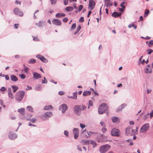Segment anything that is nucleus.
I'll list each match as a JSON object with an SVG mask.
<instances>
[{
  "mask_svg": "<svg viewBox=\"0 0 153 153\" xmlns=\"http://www.w3.org/2000/svg\"><path fill=\"white\" fill-rule=\"evenodd\" d=\"M111 15L113 17H118L120 16V15L118 13L114 12Z\"/></svg>",
  "mask_w": 153,
  "mask_h": 153,
  "instance_id": "bb28decb",
  "label": "nucleus"
},
{
  "mask_svg": "<svg viewBox=\"0 0 153 153\" xmlns=\"http://www.w3.org/2000/svg\"><path fill=\"white\" fill-rule=\"evenodd\" d=\"M19 94L20 96H24L25 94V92L23 91H20L19 92Z\"/></svg>",
  "mask_w": 153,
  "mask_h": 153,
  "instance_id": "e433bc0d",
  "label": "nucleus"
},
{
  "mask_svg": "<svg viewBox=\"0 0 153 153\" xmlns=\"http://www.w3.org/2000/svg\"><path fill=\"white\" fill-rule=\"evenodd\" d=\"M131 130V128H126L125 131V134L127 135H128L130 134V131Z\"/></svg>",
  "mask_w": 153,
  "mask_h": 153,
  "instance_id": "6ab92c4d",
  "label": "nucleus"
},
{
  "mask_svg": "<svg viewBox=\"0 0 153 153\" xmlns=\"http://www.w3.org/2000/svg\"><path fill=\"white\" fill-rule=\"evenodd\" d=\"M91 143L93 145V148H94L97 145V143L94 140L91 141Z\"/></svg>",
  "mask_w": 153,
  "mask_h": 153,
  "instance_id": "473e14b6",
  "label": "nucleus"
},
{
  "mask_svg": "<svg viewBox=\"0 0 153 153\" xmlns=\"http://www.w3.org/2000/svg\"><path fill=\"white\" fill-rule=\"evenodd\" d=\"M16 100L19 101H21L23 99V96H15Z\"/></svg>",
  "mask_w": 153,
  "mask_h": 153,
  "instance_id": "a878e982",
  "label": "nucleus"
},
{
  "mask_svg": "<svg viewBox=\"0 0 153 153\" xmlns=\"http://www.w3.org/2000/svg\"><path fill=\"white\" fill-rule=\"evenodd\" d=\"M42 83H47V81L45 77L44 78V80H42Z\"/></svg>",
  "mask_w": 153,
  "mask_h": 153,
  "instance_id": "680f3d73",
  "label": "nucleus"
},
{
  "mask_svg": "<svg viewBox=\"0 0 153 153\" xmlns=\"http://www.w3.org/2000/svg\"><path fill=\"white\" fill-rule=\"evenodd\" d=\"M84 132H85V133L86 132H87V133H88V136H87V138H88L89 136L91 135V134H92L93 133L91 131H89L88 133L87 131H86L85 130L83 131Z\"/></svg>",
  "mask_w": 153,
  "mask_h": 153,
  "instance_id": "a19ab883",
  "label": "nucleus"
},
{
  "mask_svg": "<svg viewBox=\"0 0 153 153\" xmlns=\"http://www.w3.org/2000/svg\"><path fill=\"white\" fill-rule=\"evenodd\" d=\"M15 3L16 4H21V2L20 1H19L18 0H16L15 1Z\"/></svg>",
  "mask_w": 153,
  "mask_h": 153,
  "instance_id": "69168bd1",
  "label": "nucleus"
},
{
  "mask_svg": "<svg viewBox=\"0 0 153 153\" xmlns=\"http://www.w3.org/2000/svg\"><path fill=\"white\" fill-rule=\"evenodd\" d=\"M53 115L52 113L51 112L49 111L45 113L41 117V119L44 120H45L47 118L51 117Z\"/></svg>",
  "mask_w": 153,
  "mask_h": 153,
  "instance_id": "39448f33",
  "label": "nucleus"
},
{
  "mask_svg": "<svg viewBox=\"0 0 153 153\" xmlns=\"http://www.w3.org/2000/svg\"><path fill=\"white\" fill-rule=\"evenodd\" d=\"M146 44L148 45L149 47H150L153 45V40H151L149 42H146Z\"/></svg>",
  "mask_w": 153,
  "mask_h": 153,
  "instance_id": "c85d7f7f",
  "label": "nucleus"
},
{
  "mask_svg": "<svg viewBox=\"0 0 153 153\" xmlns=\"http://www.w3.org/2000/svg\"><path fill=\"white\" fill-rule=\"evenodd\" d=\"M83 6L82 5H80L79 7V8L78 10V11L79 12L83 8Z\"/></svg>",
  "mask_w": 153,
  "mask_h": 153,
  "instance_id": "a18cd8bd",
  "label": "nucleus"
},
{
  "mask_svg": "<svg viewBox=\"0 0 153 153\" xmlns=\"http://www.w3.org/2000/svg\"><path fill=\"white\" fill-rule=\"evenodd\" d=\"M131 132L130 133V135H135L137 132H136L135 130L134 129H132L131 128Z\"/></svg>",
  "mask_w": 153,
  "mask_h": 153,
  "instance_id": "f704fd0d",
  "label": "nucleus"
},
{
  "mask_svg": "<svg viewBox=\"0 0 153 153\" xmlns=\"http://www.w3.org/2000/svg\"><path fill=\"white\" fill-rule=\"evenodd\" d=\"M52 108L53 106L51 105H49L45 106L44 108V110H49Z\"/></svg>",
  "mask_w": 153,
  "mask_h": 153,
  "instance_id": "4be33fe9",
  "label": "nucleus"
},
{
  "mask_svg": "<svg viewBox=\"0 0 153 153\" xmlns=\"http://www.w3.org/2000/svg\"><path fill=\"white\" fill-rule=\"evenodd\" d=\"M111 119L112 121L114 123H118L120 120L119 118L115 116L112 117Z\"/></svg>",
  "mask_w": 153,
  "mask_h": 153,
  "instance_id": "2eb2a0df",
  "label": "nucleus"
},
{
  "mask_svg": "<svg viewBox=\"0 0 153 153\" xmlns=\"http://www.w3.org/2000/svg\"><path fill=\"white\" fill-rule=\"evenodd\" d=\"M149 114V113H148L147 114H146L143 117V119L144 120H146L148 117V115Z\"/></svg>",
  "mask_w": 153,
  "mask_h": 153,
  "instance_id": "ea45409f",
  "label": "nucleus"
},
{
  "mask_svg": "<svg viewBox=\"0 0 153 153\" xmlns=\"http://www.w3.org/2000/svg\"><path fill=\"white\" fill-rule=\"evenodd\" d=\"M93 105V101L91 100H90L89 101V106L88 107V109L89 108L90 106H92Z\"/></svg>",
  "mask_w": 153,
  "mask_h": 153,
  "instance_id": "58836bf2",
  "label": "nucleus"
},
{
  "mask_svg": "<svg viewBox=\"0 0 153 153\" xmlns=\"http://www.w3.org/2000/svg\"><path fill=\"white\" fill-rule=\"evenodd\" d=\"M86 106L83 105H76L74 107V113L77 115H80L81 111L84 110L86 108Z\"/></svg>",
  "mask_w": 153,
  "mask_h": 153,
  "instance_id": "f257e3e1",
  "label": "nucleus"
},
{
  "mask_svg": "<svg viewBox=\"0 0 153 153\" xmlns=\"http://www.w3.org/2000/svg\"><path fill=\"white\" fill-rule=\"evenodd\" d=\"M126 104H123L120 106L117 109V111L122 110L126 106Z\"/></svg>",
  "mask_w": 153,
  "mask_h": 153,
  "instance_id": "a211bd4d",
  "label": "nucleus"
},
{
  "mask_svg": "<svg viewBox=\"0 0 153 153\" xmlns=\"http://www.w3.org/2000/svg\"><path fill=\"white\" fill-rule=\"evenodd\" d=\"M105 4L107 7H111L113 5L112 0H105Z\"/></svg>",
  "mask_w": 153,
  "mask_h": 153,
  "instance_id": "ddd939ff",
  "label": "nucleus"
},
{
  "mask_svg": "<svg viewBox=\"0 0 153 153\" xmlns=\"http://www.w3.org/2000/svg\"><path fill=\"white\" fill-rule=\"evenodd\" d=\"M64 135H65V136L66 137H69V135H68L69 133L68 131H66V130L64 131Z\"/></svg>",
  "mask_w": 153,
  "mask_h": 153,
  "instance_id": "4c0bfd02",
  "label": "nucleus"
},
{
  "mask_svg": "<svg viewBox=\"0 0 153 153\" xmlns=\"http://www.w3.org/2000/svg\"><path fill=\"white\" fill-rule=\"evenodd\" d=\"M149 13V10H148L146 9L144 16L146 17Z\"/></svg>",
  "mask_w": 153,
  "mask_h": 153,
  "instance_id": "72a5a7b5",
  "label": "nucleus"
},
{
  "mask_svg": "<svg viewBox=\"0 0 153 153\" xmlns=\"http://www.w3.org/2000/svg\"><path fill=\"white\" fill-rule=\"evenodd\" d=\"M27 108L28 109V110L29 111L33 112V108L30 106H27Z\"/></svg>",
  "mask_w": 153,
  "mask_h": 153,
  "instance_id": "c9c22d12",
  "label": "nucleus"
},
{
  "mask_svg": "<svg viewBox=\"0 0 153 153\" xmlns=\"http://www.w3.org/2000/svg\"><path fill=\"white\" fill-rule=\"evenodd\" d=\"M95 2L93 0H90L89 2L88 8L90 10L93 9L95 6Z\"/></svg>",
  "mask_w": 153,
  "mask_h": 153,
  "instance_id": "9b49d317",
  "label": "nucleus"
},
{
  "mask_svg": "<svg viewBox=\"0 0 153 153\" xmlns=\"http://www.w3.org/2000/svg\"><path fill=\"white\" fill-rule=\"evenodd\" d=\"M81 28V27L80 25H79L77 27L76 30L78 31H79Z\"/></svg>",
  "mask_w": 153,
  "mask_h": 153,
  "instance_id": "338daca9",
  "label": "nucleus"
},
{
  "mask_svg": "<svg viewBox=\"0 0 153 153\" xmlns=\"http://www.w3.org/2000/svg\"><path fill=\"white\" fill-rule=\"evenodd\" d=\"M33 40L34 41H39V39L38 38V37H35L33 36Z\"/></svg>",
  "mask_w": 153,
  "mask_h": 153,
  "instance_id": "37998d69",
  "label": "nucleus"
},
{
  "mask_svg": "<svg viewBox=\"0 0 153 153\" xmlns=\"http://www.w3.org/2000/svg\"><path fill=\"white\" fill-rule=\"evenodd\" d=\"M68 20V19L67 17H65L63 19V21L64 22H66Z\"/></svg>",
  "mask_w": 153,
  "mask_h": 153,
  "instance_id": "864d4df0",
  "label": "nucleus"
},
{
  "mask_svg": "<svg viewBox=\"0 0 153 153\" xmlns=\"http://www.w3.org/2000/svg\"><path fill=\"white\" fill-rule=\"evenodd\" d=\"M10 79L12 81L16 82L18 80V78L14 75H12L10 76Z\"/></svg>",
  "mask_w": 153,
  "mask_h": 153,
  "instance_id": "f3484780",
  "label": "nucleus"
},
{
  "mask_svg": "<svg viewBox=\"0 0 153 153\" xmlns=\"http://www.w3.org/2000/svg\"><path fill=\"white\" fill-rule=\"evenodd\" d=\"M148 53L149 54H150L153 51L152 49H150V50H148Z\"/></svg>",
  "mask_w": 153,
  "mask_h": 153,
  "instance_id": "bf43d9fd",
  "label": "nucleus"
},
{
  "mask_svg": "<svg viewBox=\"0 0 153 153\" xmlns=\"http://www.w3.org/2000/svg\"><path fill=\"white\" fill-rule=\"evenodd\" d=\"M6 90V88L4 87H2L0 89V90L1 91H5V90Z\"/></svg>",
  "mask_w": 153,
  "mask_h": 153,
  "instance_id": "6e6d98bb",
  "label": "nucleus"
},
{
  "mask_svg": "<svg viewBox=\"0 0 153 153\" xmlns=\"http://www.w3.org/2000/svg\"><path fill=\"white\" fill-rule=\"evenodd\" d=\"M36 62V61L34 59H30L28 62L29 63H34Z\"/></svg>",
  "mask_w": 153,
  "mask_h": 153,
  "instance_id": "2f4dec72",
  "label": "nucleus"
},
{
  "mask_svg": "<svg viewBox=\"0 0 153 153\" xmlns=\"http://www.w3.org/2000/svg\"><path fill=\"white\" fill-rule=\"evenodd\" d=\"M108 105L105 103H103L99 107L98 112L99 114H102L105 112H107L108 109Z\"/></svg>",
  "mask_w": 153,
  "mask_h": 153,
  "instance_id": "f03ea898",
  "label": "nucleus"
},
{
  "mask_svg": "<svg viewBox=\"0 0 153 153\" xmlns=\"http://www.w3.org/2000/svg\"><path fill=\"white\" fill-rule=\"evenodd\" d=\"M150 115V117L151 118L153 117V110H152L151 112L149 113Z\"/></svg>",
  "mask_w": 153,
  "mask_h": 153,
  "instance_id": "3c124183",
  "label": "nucleus"
},
{
  "mask_svg": "<svg viewBox=\"0 0 153 153\" xmlns=\"http://www.w3.org/2000/svg\"><path fill=\"white\" fill-rule=\"evenodd\" d=\"M56 0H51V2L52 4H54L56 2Z\"/></svg>",
  "mask_w": 153,
  "mask_h": 153,
  "instance_id": "603ef678",
  "label": "nucleus"
},
{
  "mask_svg": "<svg viewBox=\"0 0 153 153\" xmlns=\"http://www.w3.org/2000/svg\"><path fill=\"white\" fill-rule=\"evenodd\" d=\"M84 21V18L83 17H81L79 19V22H83Z\"/></svg>",
  "mask_w": 153,
  "mask_h": 153,
  "instance_id": "09e8293b",
  "label": "nucleus"
},
{
  "mask_svg": "<svg viewBox=\"0 0 153 153\" xmlns=\"http://www.w3.org/2000/svg\"><path fill=\"white\" fill-rule=\"evenodd\" d=\"M65 94V92L63 91H60L59 92V94L60 95H64Z\"/></svg>",
  "mask_w": 153,
  "mask_h": 153,
  "instance_id": "49530a36",
  "label": "nucleus"
},
{
  "mask_svg": "<svg viewBox=\"0 0 153 153\" xmlns=\"http://www.w3.org/2000/svg\"><path fill=\"white\" fill-rule=\"evenodd\" d=\"M73 132L74 134V138L77 139L79 136V130L78 128H74L73 129Z\"/></svg>",
  "mask_w": 153,
  "mask_h": 153,
  "instance_id": "f8f14e48",
  "label": "nucleus"
},
{
  "mask_svg": "<svg viewBox=\"0 0 153 153\" xmlns=\"http://www.w3.org/2000/svg\"><path fill=\"white\" fill-rule=\"evenodd\" d=\"M91 92L90 91H84L83 95V96H88L91 94Z\"/></svg>",
  "mask_w": 153,
  "mask_h": 153,
  "instance_id": "5701e85b",
  "label": "nucleus"
},
{
  "mask_svg": "<svg viewBox=\"0 0 153 153\" xmlns=\"http://www.w3.org/2000/svg\"><path fill=\"white\" fill-rule=\"evenodd\" d=\"M111 147V146L108 144L102 146L100 148V152L101 153H104L107 151Z\"/></svg>",
  "mask_w": 153,
  "mask_h": 153,
  "instance_id": "7ed1b4c3",
  "label": "nucleus"
},
{
  "mask_svg": "<svg viewBox=\"0 0 153 153\" xmlns=\"http://www.w3.org/2000/svg\"><path fill=\"white\" fill-rule=\"evenodd\" d=\"M152 70L151 68H147L145 71L146 73H149L152 72Z\"/></svg>",
  "mask_w": 153,
  "mask_h": 153,
  "instance_id": "7c9ffc66",
  "label": "nucleus"
},
{
  "mask_svg": "<svg viewBox=\"0 0 153 153\" xmlns=\"http://www.w3.org/2000/svg\"><path fill=\"white\" fill-rule=\"evenodd\" d=\"M81 143L84 145H87L89 144V142L88 140H82L81 142Z\"/></svg>",
  "mask_w": 153,
  "mask_h": 153,
  "instance_id": "393cba45",
  "label": "nucleus"
},
{
  "mask_svg": "<svg viewBox=\"0 0 153 153\" xmlns=\"http://www.w3.org/2000/svg\"><path fill=\"white\" fill-rule=\"evenodd\" d=\"M14 13L18 16H22L23 13L22 11L20 10L18 8L16 7L13 10Z\"/></svg>",
  "mask_w": 153,
  "mask_h": 153,
  "instance_id": "0eeeda50",
  "label": "nucleus"
},
{
  "mask_svg": "<svg viewBox=\"0 0 153 153\" xmlns=\"http://www.w3.org/2000/svg\"><path fill=\"white\" fill-rule=\"evenodd\" d=\"M33 74L34 78H36V79H38L39 78H40L41 77V75L38 73L33 72Z\"/></svg>",
  "mask_w": 153,
  "mask_h": 153,
  "instance_id": "dca6fc26",
  "label": "nucleus"
},
{
  "mask_svg": "<svg viewBox=\"0 0 153 153\" xmlns=\"http://www.w3.org/2000/svg\"><path fill=\"white\" fill-rule=\"evenodd\" d=\"M32 89V88L30 86H27V88H26V90H31Z\"/></svg>",
  "mask_w": 153,
  "mask_h": 153,
  "instance_id": "774afa93",
  "label": "nucleus"
},
{
  "mask_svg": "<svg viewBox=\"0 0 153 153\" xmlns=\"http://www.w3.org/2000/svg\"><path fill=\"white\" fill-rule=\"evenodd\" d=\"M68 2V0H64V4L65 5L67 4Z\"/></svg>",
  "mask_w": 153,
  "mask_h": 153,
  "instance_id": "4d7b16f0",
  "label": "nucleus"
},
{
  "mask_svg": "<svg viewBox=\"0 0 153 153\" xmlns=\"http://www.w3.org/2000/svg\"><path fill=\"white\" fill-rule=\"evenodd\" d=\"M65 15L63 13H57L56 14V17L61 18L65 16Z\"/></svg>",
  "mask_w": 153,
  "mask_h": 153,
  "instance_id": "aec40b11",
  "label": "nucleus"
},
{
  "mask_svg": "<svg viewBox=\"0 0 153 153\" xmlns=\"http://www.w3.org/2000/svg\"><path fill=\"white\" fill-rule=\"evenodd\" d=\"M18 111L20 113L22 114L23 115H25V109L24 108H21L20 109H18Z\"/></svg>",
  "mask_w": 153,
  "mask_h": 153,
  "instance_id": "412c9836",
  "label": "nucleus"
},
{
  "mask_svg": "<svg viewBox=\"0 0 153 153\" xmlns=\"http://www.w3.org/2000/svg\"><path fill=\"white\" fill-rule=\"evenodd\" d=\"M12 88L13 90V92H15L18 89V87L15 85L12 86Z\"/></svg>",
  "mask_w": 153,
  "mask_h": 153,
  "instance_id": "cd10ccee",
  "label": "nucleus"
},
{
  "mask_svg": "<svg viewBox=\"0 0 153 153\" xmlns=\"http://www.w3.org/2000/svg\"><path fill=\"white\" fill-rule=\"evenodd\" d=\"M126 3L124 1L123 2V3H122L120 4V6L122 7L123 8H124L125 7V6H124V4Z\"/></svg>",
  "mask_w": 153,
  "mask_h": 153,
  "instance_id": "5fc2aeb1",
  "label": "nucleus"
},
{
  "mask_svg": "<svg viewBox=\"0 0 153 153\" xmlns=\"http://www.w3.org/2000/svg\"><path fill=\"white\" fill-rule=\"evenodd\" d=\"M36 119L35 118H33L30 120V121L31 122L33 123L34 122H35L36 121Z\"/></svg>",
  "mask_w": 153,
  "mask_h": 153,
  "instance_id": "e2e57ef3",
  "label": "nucleus"
},
{
  "mask_svg": "<svg viewBox=\"0 0 153 153\" xmlns=\"http://www.w3.org/2000/svg\"><path fill=\"white\" fill-rule=\"evenodd\" d=\"M19 76H20V77L22 79H24L26 77V76L23 74L21 75H20Z\"/></svg>",
  "mask_w": 153,
  "mask_h": 153,
  "instance_id": "c03bdc74",
  "label": "nucleus"
},
{
  "mask_svg": "<svg viewBox=\"0 0 153 153\" xmlns=\"http://www.w3.org/2000/svg\"><path fill=\"white\" fill-rule=\"evenodd\" d=\"M68 107L66 104H61L59 107V109L62 111V113H64L65 111L68 109Z\"/></svg>",
  "mask_w": 153,
  "mask_h": 153,
  "instance_id": "423d86ee",
  "label": "nucleus"
},
{
  "mask_svg": "<svg viewBox=\"0 0 153 153\" xmlns=\"http://www.w3.org/2000/svg\"><path fill=\"white\" fill-rule=\"evenodd\" d=\"M120 133L119 129L115 128H113L111 132V135L114 136L119 137L120 135Z\"/></svg>",
  "mask_w": 153,
  "mask_h": 153,
  "instance_id": "20e7f679",
  "label": "nucleus"
},
{
  "mask_svg": "<svg viewBox=\"0 0 153 153\" xmlns=\"http://www.w3.org/2000/svg\"><path fill=\"white\" fill-rule=\"evenodd\" d=\"M24 71L25 72H27L28 71V68L27 67H25L24 68Z\"/></svg>",
  "mask_w": 153,
  "mask_h": 153,
  "instance_id": "0e129e2a",
  "label": "nucleus"
},
{
  "mask_svg": "<svg viewBox=\"0 0 153 153\" xmlns=\"http://www.w3.org/2000/svg\"><path fill=\"white\" fill-rule=\"evenodd\" d=\"M53 24L56 25H61V22L60 20L56 19H53L52 21Z\"/></svg>",
  "mask_w": 153,
  "mask_h": 153,
  "instance_id": "4468645a",
  "label": "nucleus"
},
{
  "mask_svg": "<svg viewBox=\"0 0 153 153\" xmlns=\"http://www.w3.org/2000/svg\"><path fill=\"white\" fill-rule=\"evenodd\" d=\"M73 8L72 7L69 6L66 7L65 10L67 11H71L73 10Z\"/></svg>",
  "mask_w": 153,
  "mask_h": 153,
  "instance_id": "b1692460",
  "label": "nucleus"
},
{
  "mask_svg": "<svg viewBox=\"0 0 153 153\" xmlns=\"http://www.w3.org/2000/svg\"><path fill=\"white\" fill-rule=\"evenodd\" d=\"M91 90H92L93 91L94 93V94L95 95H99V94L96 91L94 90V89H93L92 88H91Z\"/></svg>",
  "mask_w": 153,
  "mask_h": 153,
  "instance_id": "79ce46f5",
  "label": "nucleus"
},
{
  "mask_svg": "<svg viewBox=\"0 0 153 153\" xmlns=\"http://www.w3.org/2000/svg\"><path fill=\"white\" fill-rule=\"evenodd\" d=\"M80 126L82 128H84L85 126V125L80 123Z\"/></svg>",
  "mask_w": 153,
  "mask_h": 153,
  "instance_id": "052dcab7",
  "label": "nucleus"
},
{
  "mask_svg": "<svg viewBox=\"0 0 153 153\" xmlns=\"http://www.w3.org/2000/svg\"><path fill=\"white\" fill-rule=\"evenodd\" d=\"M17 135L16 134L12 132H10L8 134L9 138L11 140H14L17 138Z\"/></svg>",
  "mask_w": 153,
  "mask_h": 153,
  "instance_id": "1a4fd4ad",
  "label": "nucleus"
},
{
  "mask_svg": "<svg viewBox=\"0 0 153 153\" xmlns=\"http://www.w3.org/2000/svg\"><path fill=\"white\" fill-rule=\"evenodd\" d=\"M68 97L69 98L76 100L77 96H68Z\"/></svg>",
  "mask_w": 153,
  "mask_h": 153,
  "instance_id": "8fccbe9b",
  "label": "nucleus"
},
{
  "mask_svg": "<svg viewBox=\"0 0 153 153\" xmlns=\"http://www.w3.org/2000/svg\"><path fill=\"white\" fill-rule=\"evenodd\" d=\"M43 22L40 21L37 23H36V25L39 27H40L42 26Z\"/></svg>",
  "mask_w": 153,
  "mask_h": 153,
  "instance_id": "c756f323",
  "label": "nucleus"
},
{
  "mask_svg": "<svg viewBox=\"0 0 153 153\" xmlns=\"http://www.w3.org/2000/svg\"><path fill=\"white\" fill-rule=\"evenodd\" d=\"M19 26V24H15L14 25V28L15 29H18Z\"/></svg>",
  "mask_w": 153,
  "mask_h": 153,
  "instance_id": "13d9d810",
  "label": "nucleus"
},
{
  "mask_svg": "<svg viewBox=\"0 0 153 153\" xmlns=\"http://www.w3.org/2000/svg\"><path fill=\"white\" fill-rule=\"evenodd\" d=\"M149 125L148 123H146L142 126L140 130V132L143 133L146 131L149 128Z\"/></svg>",
  "mask_w": 153,
  "mask_h": 153,
  "instance_id": "6e6552de",
  "label": "nucleus"
},
{
  "mask_svg": "<svg viewBox=\"0 0 153 153\" xmlns=\"http://www.w3.org/2000/svg\"><path fill=\"white\" fill-rule=\"evenodd\" d=\"M76 27V24L75 23L73 24L71 27V29L74 30L75 29Z\"/></svg>",
  "mask_w": 153,
  "mask_h": 153,
  "instance_id": "de8ad7c7",
  "label": "nucleus"
},
{
  "mask_svg": "<svg viewBox=\"0 0 153 153\" xmlns=\"http://www.w3.org/2000/svg\"><path fill=\"white\" fill-rule=\"evenodd\" d=\"M36 57L38 58L39 59L43 62L47 63L48 61L47 59L45 58L44 56H43L40 54L37 55L36 56Z\"/></svg>",
  "mask_w": 153,
  "mask_h": 153,
  "instance_id": "9d476101",
  "label": "nucleus"
}]
</instances>
